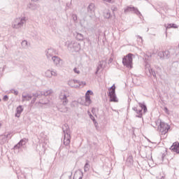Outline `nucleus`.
Instances as JSON below:
<instances>
[{"mask_svg": "<svg viewBox=\"0 0 179 179\" xmlns=\"http://www.w3.org/2000/svg\"><path fill=\"white\" fill-rule=\"evenodd\" d=\"M104 2H108V3H114L115 0H103Z\"/></svg>", "mask_w": 179, "mask_h": 179, "instance_id": "nucleus-39", "label": "nucleus"}, {"mask_svg": "<svg viewBox=\"0 0 179 179\" xmlns=\"http://www.w3.org/2000/svg\"><path fill=\"white\" fill-rule=\"evenodd\" d=\"M80 86H86V82L79 81L78 86L77 85V87H79Z\"/></svg>", "mask_w": 179, "mask_h": 179, "instance_id": "nucleus-34", "label": "nucleus"}, {"mask_svg": "<svg viewBox=\"0 0 179 179\" xmlns=\"http://www.w3.org/2000/svg\"><path fill=\"white\" fill-rule=\"evenodd\" d=\"M15 23V24H13V29H20V27H23V24L26 23V17L16 18Z\"/></svg>", "mask_w": 179, "mask_h": 179, "instance_id": "nucleus-5", "label": "nucleus"}, {"mask_svg": "<svg viewBox=\"0 0 179 179\" xmlns=\"http://www.w3.org/2000/svg\"><path fill=\"white\" fill-rule=\"evenodd\" d=\"M60 99H62L63 101L62 103L64 106H66V104H68L69 101H68V96H66V94H63L60 96Z\"/></svg>", "mask_w": 179, "mask_h": 179, "instance_id": "nucleus-18", "label": "nucleus"}, {"mask_svg": "<svg viewBox=\"0 0 179 179\" xmlns=\"http://www.w3.org/2000/svg\"><path fill=\"white\" fill-rule=\"evenodd\" d=\"M21 45L22 47H23V48H27V47L29 46L27 41L26 40L22 41V42L21 43Z\"/></svg>", "mask_w": 179, "mask_h": 179, "instance_id": "nucleus-30", "label": "nucleus"}, {"mask_svg": "<svg viewBox=\"0 0 179 179\" xmlns=\"http://www.w3.org/2000/svg\"><path fill=\"white\" fill-rule=\"evenodd\" d=\"M170 150H171L172 152H176V153L179 154V143H173L170 148Z\"/></svg>", "mask_w": 179, "mask_h": 179, "instance_id": "nucleus-10", "label": "nucleus"}, {"mask_svg": "<svg viewBox=\"0 0 179 179\" xmlns=\"http://www.w3.org/2000/svg\"><path fill=\"white\" fill-rule=\"evenodd\" d=\"M74 37H76V40L78 41H83V40H85V36L80 33L76 32L74 34Z\"/></svg>", "mask_w": 179, "mask_h": 179, "instance_id": "nucleus-16", "label": "nucleus"}, {"mask_svg": "<svg viewBox=\"0 0 179 179\" xmlns=\"http://www.w3.org/2000/svg\"><path fill=\"white\" fill-rule=\"evenodd\" d=\"M62 113H66L68 111V108H66L64 110H61Z\"/></svg>", "mask_w": 179, "mask_h": 179, "instance_id": "nucleus-53", "label": "nucleus"}, {"mask_svg": "<svg viewBox=\"0 0 179 179\" xmlns=\"http://www.w3.org/2000/svg\"><path fill=\"white\" fill-rule=\"evenodd\" d=\"M72 17L74 22H76V20H78V15H76V14H73Z\"/></svg>", "mask_w": 179, "mask_h": 179, "instance_id": "nucleus-40", "label": "nucleus"}, {"mask_svg": "<svg viewBox=\"0 0 179 179\" xmlns=\"http://www.w3.org/2000/svg\"><path fill=\"white\" fill-rule=\"evenodd\" d=\"M11 93H13V94H15V96H17L19 94V91L13 89L11 90Z\"/></svg>", "mask_w": 179, "mask_h": 179, "instance_id": "nucleus-36", "label": "nucleus"}, {"mask_svg": "<svg viewBox=\"0 0 179 179\" xmlns=\"http://www.w3.org/2000/svg\"><path fill=\"white\" fill-rule=\"evenodd\" d=\"M52 76H57V72L51 71Z\"/></svg>", "mask_w": 179, "mask_h": 179, "instance_id": "nucleus-49", "label": "nucleus"}, {"mask_svg": "<svg viewBox=\"0 0 179 179\" xmlns=\"http://www.w3.org/2000/svg\"><path fill=\"white\" fill-rule=\"evenodd\" d=\"M138 104L141 108L140 110H142V111L143 110L144 113H148V107L146 106V103H145V102H138Z\"/></svg>", "mask_w": 179, "mask_h": 179, "instance_id": "nucleus-17", "label": "nucleus"}, {"mask_svg": "<svg viewBox=\"0 0 179 179\" xmlns=\"http://www.w3.org/2000/svg\"><path fill=\"white\" fill-rule=\"evenodd\" d=\"M85 94H88L89 96H92V95H93V91L89 90L87 91Z\"/></svg>", "mask_w": 179, "mask_h": 179, "instance_id": "nucleus-38", "label": "nucleus"}, {"mask_svg": "<svg viewBox=\"0 0 179 179\" xmlns=\"http://www.w3.org/2000/svg\"><path fill=\"white\" fill-rule=\"evenodd\" d=\"M66 45L69 51H71V52H79L81 48L80 43L76 41H68Z\"/></svg>", "mask_w": 179, "mask_h": 179, "instance_id": "nucleus-1", "label": "nucleus"}, {"mask_svg": "<svg viewBox=\"0 0 179 179\" xmlns=\"http://www.w3.org/2000/svg\"><path fill=\"white\" fill-rule=\"evenodd\" d=\"M164 110L166 114H169V108H167V107H165Z\"/></svg>", "mask_w": 179, "mask_h": 179, "instance_id": "nucleus-50", "label": "nucleus"}, {"mask_svg": "<svg viewBox=\"0 0 179 179\" xmlns=\"http://www.w3.org/2000/svg\"><path fill=\"white\" fill-rule=\"evenodd\" d=\"M80 80H72L69 81V85H71V83H78L79 84Z\"/></svg>", "mask_w": 179, "mask_h": 179, "instance_id": "nucleus-35", "label": "nucleus"}, {"mask_svg": "<svg viewBox=\"0 0 179 179\" xmlns=\"http://www.w3.org/2000/svg\"><path fill=\"white\" fill-rule=\"evenodd\" d=\"M134 9V7H131V6H127L126 8H124V13H128V12H132Z\"/></svg>", "mask_w": 179, "mask_h": 179, "instance_id": "nucleus-29", "label": "nucleus"}, {"mask_svg": "<svg viewBox=\"0 0 179 179\" xmlns=\"http://www.w3.org/2000/svg\"><path fill=\"white\" fill-rule=\"evenodd\" d=\"M36 100H37V98H35L34 96V98L32 99V100L31 101V104H34V103H36Z\"/></svg>", "mask_w": 179, "mask_h": 179, "instance_id": "nucleus-46", "label": "nucleus"}, {"mask_svg": "<svg viewBox=\"0 0 179 179\" xmlns=\"http://www.w3.org/2000/svg\"><path fill=\"white\" fill-rule=\"evenodd\" d=\"M115 90V85H113L112 87H110V88H109V90Z\"/></svg>", "mask_w": 179, "mask_h": 179, "instance_id": "nucleus-48", "label": "nucleus"}, {"mask_svg": "<svg viewBox=\"0 0 179 179\" xmlns=\"http://www.w3.org/2000/svg\"><path fill=\"white\" fill-rule=\"evenodd\" d=\"M71 87H78V86L73 85V83H71V85H69Z\"/></svg>", "mask_w": 179, "mask_h": 179, "instance_id": "nucleus-52", "label": "nucleus"}, {"mask_svg": "<svg viewBox=\"0 0 179 179\" xmlns=\"http://www.w3.org/2000/svg\"><path fill=\"white\" fill-rule=\"evenodd\" d=\"M90 118L93 121L95 127H97V121H96L94 116H93V115H92V113H90Z\"/></svg>", "mask_w": 179, "mask_h": 179, "instance_id": "nucleus-28", "label": "nucleus"}, {"mask_svg": "<svg viewBox=\"0 0 179 179\" xmlns=\"http://www.w3.org/2000/svg\"><path fill=\"white\" fill-rule=\"evenodd\" d=\"M162 159H164V154L162 155Z\"/></svg>", "mask_w": 179, "mask_h": 179, "instance_id": "nucleus-56", "label": "nucleus"}, {"mask_svg": "<svg viewBox=\"0 0 179 179\" xmlns=\"http://www.w3.org/2000/svg\"><path fill=\"white\" fill-rule=\"evenodd\" d=\"M158 129L161 132L162 135H166L170 129V125L167 123L160 121L159 125L158 126Z\"/></svg>", "mask_w": 179, "mask_h": 179, "instance_id": "nucleus-4", "label": "nucleus"}, {"mask_svg": "<svg viewBox=\"0 0 179 179\" xmlns=\"http://www.w3.org/2000/svg\"><path fill=\"white\" fill-rule=\"evenodd\" d=\"M148 71L154 78H156V73L152 69H148Z\"/></svg>", "mask_w": 179, "mask_h": 179, "instance_id": "nucleus-33", "label": "nucleus"}, {"mask_svg": "<svg viewBox=\"0 0 179 179\" xmlns=\"http://www.w3.org/2000/svg\"><path fill=\"white\" fill-rule=\"evenodd\" d=\"M132 110L134 111H135V113H136V114H138V115H136V117L137 118H142V117L143 115V113H142V110H141V109L138 110V107H136V106H134L132 108Z\"/></svg>", "mask_w": 179, "mask_h": 179, "instance_id": "nucleus-14", "label": "nucleus"}, {"mask_svg": "<svg viewBox=\"0 0 179 179\" xmlns=\"http://www.w3.org/2000/svg\"><path fill=\"white\" fill-rule=\"evenodd\" d=\"M94 3H91L87 8V15H89L90 17H92L94 14Z\"/></svg>", "mask_w": 179, "mask_h": 179, "instance_id": "nucleus-7", "label": "nucleus"}, {"mask_svg": "<svg viewBox=\"0 0 179 179\" xmlns=\"http://www.w3.org/2000/svg\"><path fill=\"white\" fill-rule=\"evenodd\" d=\"M126 162L129 166L134 164V157H132V155H129Z\"/></svg>", "mask_w": 179, "mask_h": 179, "instance_id": "nucleus-20", "label": "nucleus"}, {"mask_svg": "<svg viewBox=\"0 0 179 179\" xmlns=\"http://www.w3.org/2000/svg\"><path fill=\"white\" fill-rule=\"evenodd\" d=\"M22 113H23V106L20 105L16 108L15 117H17V118H19L20 117V114H22Z\"/></svg>", "mask_w": 179, "mask_h": 179, "instance_id": "nucleus-15", "label": "nucleus"}, {"mask_svg": "<svg viewBox=\"0 0 179 179\" xmlns=\"http://www.w3.org/2000/svg\"><path fill=\"white\" fill-rule=\"evenodd\" d=\"M108 96L110 97V101L117 102L118 100H117V95H115V91L113 88L111 91L109 92Z\"/></svg>", "mask_w": 179, "mask_h": 179, "instance_id": "nucleus-8", "label": "nucleus"}, {"mask_svg": "<svg viewBox=\"0 0 179 179\" xmlns=\"http://www.w3.org/2000/svg\"><path fill=\"white\" fill-rule=\"evenodd\" d=\"M52 93V90H51L47 91H37L32 94V97H35V99H41L42 96L47 97V96H50Z\"/></svg>", "mask_w": 179, "mask_h": 179, "instance_id": "nucleus-3", "label": "nucleus"}, {"mask_svg": "<svg viewBox=\"0 0 179 179\" xmlns=\"http://www.w3.org/2000/svg\"><path fill=\"white\" fill-rule=\"evenodd\" d=\"M38 104H43V105L48 104V101L43 102V101L40 100L38 101Z\"/></svg>", "mask_w": 179, "mask_h": 179, "instance_id": "nucleus-44", "label": "nucleus"}, {"mask_svg": "<svg viewBox=\"0 0 179 179\" xmlns=\"http://www.w3.org/2000/svg\"><path fill=\"white\" fill-rule=\"evenodd\" d=\"M89 163H90V162L89 160H86V163L84 166V171L85 173H87L90 169V164Z\"/></svg>", "mask_w": 179, "mask_h": 179, "instance_id": "nucleus-21", "label": "nucleus"}, {"mask_svg": "<svg viewBox=\"0 0 179 179\" xmlns=\"http://www.w3.org/2000/svg\"><path fill=\"white\" fill-rule=\"evenodd\" d=\"M111 62H113V58H112V57H110V58L108 59V64H111Z\"/></svg>", "mask_w": 179, "mask_h": 179, "instance_id": "nucleus-51", "label": "nucleus"}, {"mask_svg": "<svg viewBox=\"0 0 179 179\" xmlns=\"http://www.w3.org/2000/svg\"><path fill=\"white\" fill-rule=\"evenodd\" d=\"M3 100L4 101H8V100H9V96H8V95H5L3 98Z\"/></svg>", "mask_w": 179, "mask_h": 179, "instance_id": "nucleus-42", "label": "nucleus"}, {"mask_svg": "<svg viewBox=\"0 0 179 179\" xmlns=\"http://www.w3.org/2000/svg\"><path fill=\"white\" fill-rule=\"evenodd\" d=\"M29 142V139L26 138H24L22 139H21L20 141V142H18L17 144H16L15 146H14V149L16 150V149H20V148H22V146H24V145H26V143H27Z\"/></svg>", "mask_w": 179, "mask_h": 179, "instance_id": "nucleus-6", "label": "nucleus"}, {"mask_svg": "<svg viewBox=\"0 0 179 179\" xmlns=\"http://www.w3.org/2000/svg\"><path fill=\"white\" fill-rule=\"evenodd\" d=\"M33 2H37L38 0H31Z\"/></svg>", "mask_w": 179, "mask_h": 179, "instance_id": "nucleus-55", "label": "nucleus"}, {"mask_svg": "<svg viewBox=\"0 0 179 179\" xmlns=\"http://www.w3.org/2000/svg\"><path fill=\"white\" fill-rule=\"evenodd\" d=\"M0 101H1V99H0Z\"/></svg>", "mask_w": 179, "mask_h": 179, "instance_id": "nucleus-58", "label": "nucleus"}, {"mask_svg": "<svg viewBox=\"0 0 179 179\" xmlns=\"http://www.w3.org/2000/svg\"><path fill=\"white\" fill-rule=\"evenodd\" d=\"M103 64H104V61L99 62V66H97L96 71L95 72V75H97V73H99V71H100V69H102Z\"/></svg>", "mask_w": 179, "mask_h": 179, "instance_id": "nucleus-22", "label": "nucleus"}, {"mask_svg": "<svg viewBox=\"0 0 179 179\" xmlns=\"http://www.w3.org/2000/svg\"><path fill=\"white\" fill-rule=\"evenodd\" d=\"M166 29H178V26L176 24H169Z\"/></svg>", "mask_w": 179, "mask_h": 179, "instance_id": "nucleus-25", "label": "nucleus"}, {"mask_svg": "<svg viewBox=\"0 0 179 179\" xmlns=\"http://www.w3.org/2000/svg\"><path fill=\"white\" fill-rule=\"evenodd\" d=\"M170 51L169 50H165L164 51V59H169L170 58Z\"/></svg>", "mask_w": 179, "mask_h": 179, "instance_id": "nucleus-23", "label": "nucleus"}, {"mask_svg": "<svg viewBox=\"0 0 179 179\" xmlns=\"http://www.w3.org/2000/svg\"><path fill=\"white\" fill-rule=\"evenodd\" d=\"M62 129L64 135H71V129H69V125H68V124H64L62 127Z\"/></svg>", "mask_w": 179, "mask_h": 179, "instance_id": "nucleus-12", "label": "nucleus"}, {"mask_svg": "<svg viewBox=\"0 0 179 179\" xmlns=\"http://www.w3.org/2000/svg\"><path fill=\"white\" fill-rule=\"evenodd\" d=\"M132 57H134V54L129 53L127 55L123 57L122 64L124 66H126V68H129V69H132Z\"/></svg>", "mask_w": 179, "mask_h": 179, "instance_id": "nucleus-2", "label": "nucleus"}, {"mask_svg": "<svg viewBox=\"0 0 179 179\" xmlns=\"http://www.w3.org/2000/svg\"><path fill=\"white\" fill-rule=\"evenodd\" d=\"M158 57H159V58L161 59H164V52L162 51V52H158Z\"/></svg>", "mask_w": 179, "mask_h": 179, "instance_id": "nucleus-31", "label": "nucleus"}, {"mask_svg": "<svg viewBox=\"0 0 179 179\" xmlns=\"http://www.w3.org/2000/svg\"><path fill=\"white\" fill-rule=\"evenodd\" d=\"M104 17L106 19H110L111 17V13L107 12L106 13L104 14Z\"/></svg>", "mask_w": 179, "mask_h": 179, "instance_id": "nucleus-32", "label": "nucleus"}, {"mask_svg": "<svg viewBox=\"0 0 179 179\" xmlns=\"http://www.w3.org/2000/svg\"><path fill=\"white\" fill-rule=\"evenodd\" d=\"M85 101L88 103V104L92 103V99H90V95L85 94Z\"/></svg>", "mask_w": 179, "mask_h": 179, "instance_id": "nucleus-27", "label": "nucleus"}, {"mask_svg": "<svg viewBox=\"0 0 179 179\" xmlns=\"http://www.w3.org/2000/svg\"><path fill=\"white\" fill-rule=\"evenodd\" d=\"M45 76L46 78H52V73L51 72L50 70H47L45 72Z\"/></svg>", "mask_w": 179, "mask_h": 179, "instance_id": "nucleus-26", "label": "nucleus"}, {"mask_svg": "<svg viewBox=\"0 0 179 179\" xmlns=\"http://www.w3.org/2000/svg\"><path fill=\"white\" fill-rule=\"evenodd\" d=\"M160 179H164V176H162Z\"/></svg>", "mask_w": 179, "mask_h": 179, "instance_id": "nucleus-57", "label": "nucleus"}, {"mask_svg": "<svg viewBox=\"0 0 179 179\" xmlns=\"http://www.w3.org/2000/svg\"><path fill=\"white\" fill-rule=\"evenodd\" d=\"M79 171H80V174L81 176L79 177V179H82V178H83V171H82V170H80V169L79 170Z\"/></svg>", "mask_w": 179, "mask_h": 179, "instance_id": "nucleus-45", "label": "nucleus"}, {"mask_svg": "<svg viewBox=\"0 0 179 179\" xmlns=\"http://www.w3.org/2000/svg\"><path fill=\"white\" fill-rule=\"evenodd\" d=\"M111 10L113 12H117L118 10V8L116 6H112L111 7Z\"/></svg>", "mask_w": 179, "mask_h": 179, "instance_id": "nucleus-41", "label": "nucleus"}, {"mask_svg": "<svg viewBox=\"0 0 179 179\" xmlns=\"http://www.w3.org/2000/svg\"><path fill=\"white\" fill-rule=\"evenodd\" d=\"M6 138H9V139H10L11 136H10V134H8L6 135Z\"/></svg>", "mask_w": 179, "mask_h": 179, "instance_id": "nucleus-54", "label": "nucleus"}, {"mask_svg": "<svg viewBox=\"0 0 179 179\" xmlns=\"http://www.w3.org/2000/svg\"><path fill=\"white\" fill-rule=\"evenodd\" d=\"M33 98V96L27 94L26 95L22 94V101H30V100H31V99Z\"/></svg>", "mask_w": 179, "mask_h": 179, "instance_id": "nucleus-19", "label": "nucleus"}, {"mask_svg": "<svg viewBox=\"0 0 179 179\" xmlns=\"http://www.w3.org/2000/svg\"><path fill=\"white\" fill-rule=\"evenodd\" d=\"M34 6H36V4H34V3H29L28 5L29 9H34Z\"/></svg>", "mask_w": 179, "mask_h": 179, "instance_id": "nucleus-37", "label": "nucleus"}, {"mask_svg": "<svg viewBox=\"0 0 179 179\" xmlns=\"http://www.w3.org/2000/svg\"><path fill=\"white\" fill-rule=\"evenodd\" d=\"M52 61H53V63L56 66H61V61H62V59H61L58 56H53L52 57Z\"/></svg>", "mask_w": 179, "mask_h": 179, "instance_id": "nucleus-11", "label": "nucleus"}, {"mask_svg": "<svg viewBox=\"0 0 179 179\" xmlns=\"http://www.w3.org/2000/svg\"><path fill=\"white\" fill-rule=\"evenodd\" d=\"M63 143L65 146H69L71 144V135H64Z\"/></svg>", "mask_w": 179, "mask_h": 179, "instance_id": "nucleus-13", "label": "nucleus"}, {"mask_svg": "<svg viewBox=\"0 0 179 179\" xmlns=\"http://www.w3.org/2000/svg\"><path fill=\"white\" fill-rule=\"evenodd\" d=\"M73 71L75 72V73H80V71L78 70V69L74 68L73 69Z\"/></svg>", "mask_w": 179, "mask_h": 179, "instance_id": "nucleus-47", "label": "nucleus"}, {"mask_svg": "<svg viewBox=\"0 0 179 179\" xmlns=\"http://www.w3.org/2000/svg\"><path fill=\"white\" fill-rule=\"evenodd\" d=\"M132 12H134V13H135L138 16H142V14H141V12L139 11V10H138L137 8L133 7Z\"/></svg>", "mask_w": 179, "mask_h": 179, "instance_id": "nucleus-24", "label": "nucleus"}, {"mask_svg": "<svg viewBox=\"0 0 179 179\" xmlns=\"http://www.w3.org/2000/svg\"><path fill=\"white\" fill-rule=\"evenodd\" d=\"M137 39L138 41H141V43H142V41H143V39H142V37L139 35H138L137 36Z\"/></svg>", "mask_w": 179, "mask_h": 179, "instance_id": "nucleus-43", "label": "nucleus"}, {"mask_svg": "<svg viewBox=\"0 0 179 179\" xmlns=\"http://www.w3.org/2000/svg\"><path fill=\"white\" fill-rule=\"evenodd\" d=\"M45 55L48 59H52V57H54L55 51L52 48H48L45 51Z\"/></svg>", "mask_w": 179, "mask_h": 179, "instance_id": "nucleus-9", "label": "nucleus"}]
</instances>
